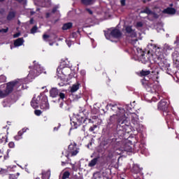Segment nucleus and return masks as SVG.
I'll return each instance as SVG.
<instances>
[{
    "label": "nucleus",
    "instance_id": "obj_2",
    "mask_svg": "<svg viewBox=\"0 0 179 179\" xmlns=\"http://www.w3.org/2000/svg\"><path fill=\"white\" fill-rule=\"evenodd\" d=\"M108 34H110V36H112V37H114L115 38H120V37H121V36L122 35L121 31H120V30L117 29H115L112 31L108 30L107 31H105V36L106 37V38H108Z\"/></svg>",
    "mask_w": 179,
    "mask_h": 179
},
{
    "label": "nucleus",
    "instance_id": "obj_35",
    "mask_svg": "<svg viewBox=\"0 0 179 179\" xmlns=\"http://www.w3.org/2000/svg\"><path fill=\"white\" fill-rule=\"evenodd\" d=\"M72 148V145L69 146V149H71Z\"/></svg>",
    "mask_w": 179,
    "mask_h": 179
},
{
    "label": "nucleus",
    "instance_id": "obj_19",
    "mask_svg": "<svg viewBox=\"0 0 179 179\" xmlns=\"http://www.w3.org/2000/svg\"><path fill=\"white\" fill-rule=\"evenodd\" d=\"M35 114L36 115H41V110H36Z\"/></svg>",
    "mask_w": 179,
    "mask_h": 179
},
{
    "label": "nucleus",
    "instance_id": "obj_21",
    "mask_svg": "<svg viewBox=\"0 0 179 179\" xmlns=\"http://www.w3.org/2000/svg\"><path fill=\"white\" fill-rule=\"evenodd\" d=\"M59 97H60V99H64L65 98V94L64 93H60L59 94Z\"/></svg>",
    "mask_w": 179,
    "mask_h": 179
},
{
    "label": "nucleus",
    "instance_id": "obj_20",
    "mask_svg": "<svg viewBox=\"0 0 179 179\" xmlns=\"http://www.w3.org/2000/svg\"><path fill=\"white\" fill-rule=\"evenodd\" d=\"M137 27H142L143 26V24L141 22H137L136 24Z\"/></svg>",
    "mask_w": 179,
    "mask_h": 179
},
{
    "label": "nucleus",
    "instance_id": "obj_4",
    "mask_svg": "<svg viewBox=\"0 0 179 179\" xmlns=\"http://www.w3.org/2000/svg\"><path fill=\"white\" fill-rule=\"evenodd\" d=\"M126 31L129 37H131V38L136 37V33H135V31L131 27H127Z\"/></svg>",
    "mask_w": 179,
    "mask_h": 179
},
{
    "label": "nucleus",
    "instance_id": "obj_14",
    "mask_svg": "<svg viewBox=\"0 0 179 179\" xmlns=\"http://www.w3.org/2000/svg\"><path fill=\"white\" fill-rule=\"evenodd\" d=\"M15 17V13L10 12L8 15L7 16V20H12Z\"/></svg>",
    "mask_w": 179,
    "mask_h": 179
},
{
    "label": "nucleus",
    "instance_id": "obj_11",
    "mask_svg": "<svg viewBox=\"0 0 179 179\" xmlns=\"http://www.w3.org/2000/svg\"><path fill=\"white\" fill-rule=\"evenodd\" d=\"M72 27V22L66 23L63 25V30H69Z\"/></svg>",
    "mask_w": 179,
    "mask_h": 179
},
{
    "label": "nucleus",
    "instance_id": "obj_3",
    "mask_svg": "<svg viewBox=\"0 0 179 179\" xmlns=\"http://www.w3.org/2000/svg\"><path fill=\"white\" fill-rule=\"evenodd\" d=\"M140 13H146L147 15H152L154 19H159V15L156 13V10H152L149 8V7H145V8L141 11Z\"/></svg>",
    "mask_w": 179,
    "mask_h": 179
},
{
    "label": "nucleus",
    "instance_id": "obj_13",
    "mask_svg": "<svg viewBox=\"0 0 179 179\" xmlns=\"http://www.w3.org/2000/svg\"><path fill=\"white\" fill-rule=\"evenodd\" d=\"M150 74V71H143L142 70L140 73L141 76H148V75Z\"/></svg>",
    "mask_w": 179,
    "mask_h": 179
},
{
    "label": "nucleus",
    "instance_id": "obj_1",
    "mask_svg": "<svg viewBox=\"0 0 179 179\" xmlns=\"http://www.w3.org/2000/svg\"><path fill=\"white\" fill-rule=\"evenodd\" d=\"M17 85V81H13L7 83L6 89L4 91L0 90V97L3 98L8 96L10 93L13 92V87Z\"/></svg>",
    "mask_w": 179,
    "mask_h": 179
},
{
    "label": "nucleus",
    "instance_id": "obj_37",
    "mask_svg": "<svg viewBox=\"0 0 179 179\" xmlns=\"http://www.w3.org/2000/svg\"><path fill=\"white\" fill-rule=\"evenodd\" d=\"M18 24H20V21H18Z\"/></svg>",
    "mask_w": 179,
    "mask_h": 179
},
{
    "label": "nucleus",
    "instance_id": "obj_15",
    "mask_svg": "<svg viewBox=\"0 0 179 179\" xmlns=\"http://www.w3.org/2000/svg\"><path fill=\"white\" fill-rule=\"evenodd\" d=\"M84 5H92L93 0H81Z\"/></svg>",
    "mask_w": 179,
    "mask_h": 179
},
{
    "label": "nucleus",
    "instance_id": "obj_23",
    "mask_svg": "<svg viewBox=\"0 0 179 179\" xmlns=\"http://www.w3.org/2000/svg\"><path fill=\"white\" fill-rule=\"evenodd\" d=\"M86 10H87V12H88V13H90V15H92L93 14V12L92 11V10H90L89 8H87Z\"/></svg>",
    "mask_w": 179,
    "mask_h": 179
},
{
    "label": "nucleus",
    "instance_id": "obj_18",
    "mask_svg": "<svg viewBox=\"0 0 179 179\" xmlns=\"http://www.w3.org/2000/svg\"><path fill=\"white\" fill-rule=\"evenodd\" d=\"M8 28L0 29V33H8Z\"/></svg>",
    "mask_w": 179,
    "mask_h": 179
},
{
    "label": "nucleus",
    "instance_id": "obj_7",
    "mask_svg": "<svg viewBox=\"0 0 179 179\" xmlns=\"http://www.w3.org/2000/svg\"><path fill=\"white\" fill-rule=\"evenodd\" d=\"M24 41H23L22 38H17V40L15 41V42H14V45H15V47H19V46H20V45H22Z\"/></svg>",
    "mask_w": 179,
    "mask_h": 179
},
{
    "label": "nucleus",
    "instance_id": "obj_25",
    "mask_svg": "<svg viewBox=\"0 0 179 179\" xmlns=\"http://www.w3.org/2000/svg\"><path fill=\"white\" fill-rule=\"evenodd\" d=\"M120 2H121L122 6H125V0H121Z\"/></svg>",
    "mask_w": 179,
    "mask_h": 179
},
{
    "label": "nucleus",
    "instance_id": "obj_31",
    "mask_svg": "<svg viewBox=\"0 0 179 179\" xmlns=\"http://www.w3.org/2000/svg\"><path fill=\"white\" fill-rule=\"evenodd\" d=\"M77 154H78V152L75 151L74 152H73L72 155H73L75 156V155H77Z\"/></svg>",
    "mask_w": 179,
    "mask_h": 179
},
{
    "label": "nucleus",
    "instance_id": "obj_12",
    "mask_svg": "<svg viewBox=\"0 0 179 179\" xmlns=\"http://www.w3.org/2000/svg\"><path fill=\"white\" fill-rule=\"evenodd\" d=\"M79 90V84L78 85H73L71 89V92L73 93Z\"/></svg>",
    "mask_w": 179,
    "mask_h": 179
},
{
    "label": "nucleus",
    "instance_id": "obj_32",
    "mask_svg": "<svg viewBox=\"0 0 179 179\" xmlns=\"http://www.w3.org/2000/svg\"><path fill=\"white\" fill-rule=\"evenodd\" d=\"M34 13H34V11H31V15H34Z\"/></svg>",
    "mask_w": 179,
    "mask_h": 179
},
{
    "label": "nucleus",
    "instance_id": "obj_22",
    "mask_svg": "<svg viewBox=\"0 0 179 179\" xmlns=\"http://www.w3.org/2000/svg\"><path fill=\"white\" fill-rule=\"evenodd\" d=\"M15 1H17V2H20L21 3H26V0H15Z\"/></svg>",
    "mask_w": 179,
    "mask_h": 179
},
{
    "label": "nucleus",
    "instance_id": "obj_17",
    "mask_svg": "<svg viewBox=\"0 0 179 179\" xmlns=\"http://www.w3.org/2000/svg\"><path fill=\"white\" fill-rule=\"evenodd\" d=\"M38 29V28L37 27V26H34V27H32V29H31V34H34V33H36Z\"/></svg>",
    "mask_w": 179,
    "mask_h": 179
},
{
    "label": "nucleus",
    "instance_id": "obj_24",
    "mask_svg": "<svg viewBox=\"0 0 179 179\" xmlns=\"http://www.w3.org/2000/svg\"><path fill=\"white\" fill-rule=\"evenodd\" d=\"M43 37V39L45 40H47V38H50V36L47 34H44Z\"/></svg>",
    "mask_w": 179,
    "mask_h": 179
},
{
    "label": "nucleus",
    "instance_id": "obj_29",
    "mask_svg": "<svg viewBox=\"0 0 179 179\" xmlns=\"http://www.w3.org/2000/svg\"><path fill=\"white\" fill-rule=\"evenodd\" d=\"M33 22H34V20H33V18H31V19L30 20V21H29V23H30L31 24H33Z\"/></svg>",
    "mask_w": 179,
    "mask_h": 179
},
{
    "label": "nucleus",
    "instance_id": "obj_16",
    "mask_svg": "<svg viewBox=\"0 0 179 179\" xmlns=\"http://www.w3.org/2000/svg\"><path fill=\"white\" fill-rule=\"evenodd\" d=\"M69 172H64L63 174V176L62 178V179H66V178H69Z\"/></svg>",
    "mask_w": 179,
    "mask_h": 179
},
{
    "label": "nucleus",
    "instance_id": "obj_9",
    "mask_svg": "<svg viewBox=\"0 0 179 179\" xmlns=\"http://www.w3.org/2000/svg\"><path fill=\"white\" fill-rule=\"evenodd\" d=\"M50 96L51 97H57V96H58V90L56 88H52L50 90Z\"/></svg>",
    "mask_w": 179,
    "mask_h": 179
},
{
    "label": "nucleus",
    "instance_id": "obj_6",
    "mask_svg": "<svg viewBox=\"0 0 179 179\" xmlns=\"http://www.w3.org/2000/svg\"><path fill=\"white\" fill-rule=\"evenodd\" d=\"M31 106L34 108H37L38 107V99H36V97H34V99H32V101L31 102Z\"/></svg>",
    "mask_w": 179,
    "mask_h": 179
},
{
    "label": "nucleus",
    "instance_id": "obj_39",
    "mask_svg": "<svg viewBox=\"0 0 179 179\" xmlns=\"http://www.w3.org/2000/svg\"><path fill=\"white\" fill-rule=\"evenodd\" d=\"M154 9H157V7H155Z\"/></svg>",
    "mask_w": 179,
    "mask_h": 179
},
{
    "label": "nucleus",
    "instance_id": "obj_33",
    "mask_svg": "<svg viewBox=\"0 0 179 179\" xmlns=\"http://www.w3.org/2000/svg\"><path fill=\"white\" fill-rule=\"evenodd\" d=\"M132 41H138V39L136 38V39H134V40H132Z\"/></svg>",
    "mask_w": 179,
    "mask_h": 179
},
{
    "label": "nucleus",
    "instance_id": "obj_26",
    "mask_svg": "<svg viewBox=\"0 0 179 179\" xmlns=\"http://www.w3.org/2000/svg\"><path fill=\"white\" fill-rule=\"evenodd\" d=\"M19 36H20V33H17L13 35V37L16 38L17 37H19Z\"/></svg>",
    "mask_w": 179,
    "mask_h": 179
},
{
    "label": "nucleus",
    "instance_id": "obj_28",
    "mask_svg": "<svg viewBox=\"0 0 179 179\" xmlns=\"http://www.w3.org/2000/svg\"><path fill=\"white\" fill-rule=\"evenodd\" d=\"M57 9H58V8H57V7H55V8L52 9V12L53 13H55V12L57 11Z\"/></svg>",
    "mask_w": 179,
    "mask_h": 179
},
{
    "label": "nucleus",
    "instance_id": "obj_38",
    "mask_svg": "<svg viewBox=\"0 0 179 179\" xmlns=\"http://www.w3.org/2000/svg\"><path fill=\"white\" fill-rule=\"evenodd\" d=\"M3 0H0V2H2Z\"/></svg>",
    "mask_w": 179,
    "mask_h": 179
},
{
    "label": "nucleus",
    "instance_id": "obj_10",
    "mask_svg": "<svg viewBox=\"0 0 179 179\" xmlns=\"http://www.w3.org/2000/svg\"><path fill=\"white\" fill-rule=\"evenodd\" d=\"M159 108L160 110H166V108H167V103L166 101H161L159 104Z\"/></svg>",
    "mask_w": 179,
    "mask_h": 179
},
{
    "label": "nucleus",
    "instance_id": "obj_27",
    "mask_svg": "<svg viewBox=\"0 0 179 179\" xmlns=\"http://www.w3.org/2000/svg\"><path fill=\"white\" fill-rule=\"evenodd\" d=\"M8 145L10 148H13L15 146V144L11 142V143H9Z\"/></svg>",
    "mask_w": 179,
    "mask_h": 179
},
{
    "label": "nucleus",
    "instance_id": "obj_36",
    "mask_svg": "<svg viewBox=\"0 0 179 179\" xmlns=\"http://www.w3.org/2000/svg\"><path fill=\"white\" fill-rule=\"evenodd\" d=\"M90 130L93 131V127H91Z\"/></svg>",
    "mask_w": 179,
    "mask_h": 179
},
{
    "label": "nucleus",
    "instance_id": "obj_8",
    "mask_svg": "<svg viewBox=\"0 0 179 179\" xmlns=\"http://www.w3.org/2000/svg\"><path fill=\"white\" fill-rule=\"evenodd\" d=\"M99 159H100V157H96V158H94V159H92L89 163L90 167H93V166H96V164H97V162H99Z\"/></svg>",
    "mask_w": 179,
    "mask_h": 179
},
{
    "label": "nucleus",
    "instance_id": "obj_30",
    "mask_svg": "<svg viewBox=\"0 0 179 179\" xmlns=\"http://www.w3.org/2000/svg\"><path fill=\"white\" fill-rule=\"evenodd\" d=\"M50 16V13H48L46 14V17H49Z\"/></svg>",
    "mask_w": 179,
    "mask_h": 179
},
{
    "label": "nucleus",
    "instance_id": "obj_5",
    "mask_svg": "<svg viewBox=\"0 0 179 179\" xmlns=\"http://www.w3.org/2000/svg\"><path fill=\"white\" fill-rule=\"evenodd\" d=\"M164 13H168V15H174L176 13V9L173 8H168L164 10Z\"/></svg>",
    "mask_w": 179,
    "mask_h": 179
},
{
    "label": "nucleus",
    "instance_id": "obj_34",
    "mask_svg": "<svg viewBox=\"0 0 179 179\" xmlns=\"http://www.w3.org/2000/svg\"><path fill=\"white\" fill-rule=\"evenodd\" d=\"M68 45L69 47H71V43H69V42L68 43Z\"/></svg>",
    "mask_w": 179,
    "mask_h": 179
},
{
    "label": "nucleus",
    "instance_id": "obj_40",
    "mask_svg": "<svg viewBox=\"0 0 179 179\" xmlns=\"http://www.w3.org/2000/svg\"><path fill=\"white\" fill-rule=\"evenodd\" d=\"M122 179H124V178H122Z\"/></svg>",
    "mask_w": 179,
    "mask_h": 179
}]
</instances>
